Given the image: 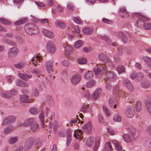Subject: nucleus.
<instances>
[{"label": "nucleus", "mask_w": 151, "mask_h": 151, "mask_svg": "<svg viewBox=\"0 0 151 151\" xmlns=\"http://www.w3.org/2000/svg\"><path fill=\"white\" fill-rule=\"evenodd\" d=\"M22 124L24 126L30 127V130L35 132L39 129V126L35 118H32L25 120Z\"/></svg>", "instance_id": "obj_1"}, {"label": "nucleus", "mask_w": 151, "mask_h": 151, "mask_svg": "<svg viewBox=\"0 0 151 151\" xmlns=\"http://www.w3.org/2000/svg\"><path fill=\"white\" fill-rule=\"evenodd\" d=\"M24 29L26 32L29 35L37 34L39 32V29L34 23H28L26 24Z\"/></svg>", "instance_id": "obj_2"}, {"label": "nucleus", "mask_w": 151, "mask_h": 151, "mask_svg": "<svg viewBox=\"0 0 151 151\" xmlns=\"http://www.w3.org/2000/svg\"><path fill=\"white\" fill-rule=\"evenodd\" d=\"M34 139L32 137H30L25 142L24 148V150L27 151L29 150L32 146L34 142Z\"/></svg>", "instance_id": "obj_3"}, {"label": "nucleus", "mask_w": 151, "mask_h": 151, "mask_svg": "<svg viewBox=\"0 0 151 151\" xmlns=\"http://www.w3.org/2000/svg\"><path fill=\"white\" fill-rule=\"evenodd\" d=\"M18 49L17 47H14L10 48L8 50V55L9 58L14 57L18 54Z\"/></svg>", "instance_id": "obj_4"}, {"label": "nucleus", "mask_w": 151, "mask_h": 151, "mask_svg": "<svg viewBox=\"0 0 151 151\" xmlns=\"http://www.w3.org/2000/svg\"><path fill=\"white\" fill-rule=\"evenodd\" d=\"M46 48L47 51L51 53H54L55 52V47L53 42L51 41L47 43Z\"/></svg>", "instance_id": "obj_5"}, {"label": "nucleus", "mask_w": 151, "mask_h": 151, "mask_svg": "<svg viewBox=\"0 0 151 151\" xmlns=\"http://www.w3.org/2000/svg\"><path fill=\"white\" fill-rule=\"evenodd\" d=\"M123 83L124 85L127 87L129 91H134V87L129 80L127 78H124L123 81Z\"/></svg>", "instance_id": "obj_6"}, {"label": "nucleus", "mask_w": 151, "mask_h": 151, "mask_svg": "<svg viewBox=\"0 0 151 151\" xmlns=\"http://www.w3.org/2000/svg\"><path fill=\"white\" fill-rule=\"evenodd\" d=\"M135 114V111L133 107L131 106L127 108L126 111V114L128 117H132Z\"/></svg>", "instance_id": "obj_7"}, {"label": "nucleus", "mask_w": 151, "mask_h": 151, "mask_svg": "<svg viewBox=\"0 0 151 151\" xmlns=\"http://www.w3.org/2000/svg\"><path fill=\"white\" fill-rule=\"evenodd\" d=\"M102 92V89L101 88H97L92 95V98L95 100L99 99Z\"/></svg>", "instance_id": "obj_8"}, {"label": "nucleus", "mask_w": 151, "mask_h": 151, "mask_svg": "<svg viewBox=\"0 0 151 151\" xmlns=\"http://www.w3.org/2000/svg\"><path fill=\"white\" fill-rule=\"evenodd\" d=\"M53 62L52 61H49L46 62L45 64L46 69L48 73L52 75L53 74L52 73H54L52 69L53 67Z\"/></svg>", "instance_id": "obj_9"}, {"label": "nucleus", "mask_w": 151, "mask_h": 151, "mask_svg": "<svg viewBox=\"0 0 151 151\" xmlns=\"http://www.w3.org/2000/svg\"><path fill=\"white\" fill-rule=\"evenodd\" d=\"M106 76L108 79L110 81H113L117 78V76L113 71H109L106 72Z\"/></svg>", "instance_id": "obj_10"}, {"label": "nucleus", "mask_w": 151, "mask_h": 151, "mask_svg": "<svg viewBox=\"0 0 151 151\" xmlns=\"http://www.w3.org/2000/svg\"><path fill=\"white\" fill-rule=\"evenodd\" d=\"M15 118L13 116H9L5 118L3 121V124L4 125L12 124L14 122Z\"/></svg>", "instance_id": "obj_11"}, {"label": "nucleus", "mask_w": 151, "mask_h": 151, "mask_svg": "<svg viewBox=\"0 0 151 151\" xmlns=\"http://www.w3.org/2000/svg\"><path fill=\"white\" fill-rule=\"evenodd\" d=\"M81 78V75L78 74L73 75L71 77V82L73 84L76 85L80 82Z\"/></svg>", "instance_id": "obj_12"}, {"label": "nucleus", "mask_w": 151, "mask_h": 151, "mask_svg": "<svg viewBox=\"0 0 151 151\" xmlns=\"http://www.w3.org/2000/svg\"><path fill=\"white\" fill-rule=\"evenodd\" d=\"M117 37L118 38L121 39L124 43L126 42L128 40L126 35L122 32L120 31L118 32L117 33Z\"/></svg>", "instance_id": "obj_13"}, {"label": "nucleus", "mask_w": 151, "mask_h": 151, "mask_svg": "<svg viewBox=\"0 0 151 151\" xmlns=\"http://www.w3.org/2000/svg\"><path fill=\"white\" fill-rule=\"evenodd\" d=\"M42 59L40 56L35 55L32 59V63L34 66H37L38 65H40L39 63Z\"/></svg>", "instance_id": "obj_14"}, {"label": "nucleus", "mask_w": 151, "mask_h": 151, "mask_svg": "<svg viewBox=\"0 0 151 151\" xmlns=\"http://www.w3.org/2000/svg\"><path fill=\"white\" fill-rule=\"evenodd\" d=\"M17 94V91L14 90H12L11 91H8L6 93H3L2 94L3 97L6 98H9L11 95H14Z\"/></svg>", "instance_id": "obj_15"}, {"label": "nucleus", "mask_w": 151, "mask_h": 151, "mask_svg": "<svg viewBox=\"0 0 151 151\" xmlns=\"http://www.w3.org/2000/svg\"><path fill=\"white\" fill-rule=\"evenodd\" d=\"M82 129L84 131L86 132V133H90L92 129L91 122H88V123L83 127Z\"/></svg>", "instance_id": "obj_16"}, {"label": "nucleus", "mask_w": 151, "mask_h": 151, "mask_svg": "<svg viewBox=\"0 0 151 151\" xmlns=\"http://www.w3.org/2000/svg\"><path fill=\"white\" fill-rule=\"evenodd\" d=\"M119 14L123 17L127 18L129 16V14L126 9L124 8L120 9Z\"/></svg>", "instance_id": "obj_17"}, {"label": "nucleus", "mask_w": 151, "mask_h": 151, "mask_svg": "<svg viewBox=\"0 0 151 151\" xmlns=\"http://www.w3.org/2000/svg\"><path fill=\"white\" fill-rule=\"evenodd\" d=\"M15 83L17 86H19L27 87L29 86V84L26 82H24L23 81L20 80H16Z\"/></svg>", "instance_id": "obj_18"}, {"label": "nucleus", "mask_w": 151, "mask_h": 151, "mask_svg": "<svg viewBox=\"0 0 151 151\" xmlns=\"http://www.w3.org/2000/svg\"><path fill=\"white\" fill-rule=\"evenodd\" d=\"M27 18L23 17L15 22H14V24L15 25H20L26 23L27 22Z\"/></svg>", "instance_id": "obj_19"}, {"label": "nucleus", "mask_w": 151, "mask_h": 151, "mask_svg": "<svg viewBox=\"0 0 151 151\" xmlns=\"http://www.w3.org/2000/svg\"><path fill=\"white\" fill-rule=\"evenodd\" d=\"M42 32L45 36L50 38H52L54 37L53 34L48 30L46 29H43Z\"/></svg>", "instance_id": "obj_20"}, {"label": "nucleus", "mask_w": 151, "mask_h": 151, "mask_svg": "<svg viewBox=\"0 0 151 151\" xmlns=\"http://www.w3.org/2000/svg\"><path fill=\"white\" fill-rule=\"evenodd\" d=\"M82 132L81 130H78V132L76 131V130H75L74 131V137L79 141L81 140L82 137L81 136Z\"/></svg>", "instance_id": "obj_21"}, {"label": "nucleus", "mask_w": 151, "mask_h": 151, "mask_svg": "<svg viewBox=\"0 0 151 151\" xmlns=\"http://www.w3.org/2000/svg\"><path fill=\"white\" fill-rule=\"evenodd\" d=\"M113 150L111 143L108 142L105 143L102 151H112Z\"/></svg>", "instance_id": "obj_22"}, {"label": "nucleus", "mask_w": 151, "mask_h": 151, "mask_svg": "<svg viewBox=\"0 0 151 151\" xmlns=\"http://www.w3.org/2000/svg\"><path fill=\"white\" fill-rule=\"evenodd\" d=\"M93 29L92 28L88 27L83 28L82 30L83 33L88 35H91L93 32Z\"/></svg>", "instance_id": "obj_23"}, {"label": "nucleus", "mask_w": 151, "mask_h": 151, "mask_svg": "<svg viewBox=\"0 0 151 151\" xmlns=\"http://www.w3.org/2000/svg\"><path fill=\"white\" fill-rule=\"evenodd\" d=\"M134 16H137L138 17L139 19H140L142 21L144 22H145L149 20V19L147 17H145L142 15H141L139 13H135L133 14Z\"/></svg>", "instance_id": "obj_24"}, {"label": "nucleus", "mask_w": 151, "mask_h": 151, "mask_svg": "<svg viewBox=\"0 0 151 151\" xmlns=\"http://www.w3.org/2000/svg\"><path fill=\"white\" fill-rule=\"evenodd\" d=\"M100 139L99 137H96V141L93 148V150L96 151L98 150L100 145Z\"/></svg>", "instance_id": "obj_25"}, {"label": "nucleus", "mask_w": 151, "mask_h": 151, "mask_svg": "<svg viewBox=\"0 0 151 151\" xmlns=\"http://www.w3.org/2000/svg\"><path fill=\"white\" fill-rule=\"evenodd\" d=\"M28 96L27 95L25 94L20 95V101L21 102H29V101L28 99Z\"/></svg>", "instance_id": "obj_26"}, {"label": "nucleus", "mask_w": 151, "mask_h": 151, "mask_svg": "<svg viewBox=\"0 0 151 151\" xmlns=\"http://www.w3.org/2000/svg\"><path fill=\"white\" fill-rule=\"evenodd\" d=\"M44 112L41 111L39 115L40 119V121L41 124L42 125V127L43 128H45V125L46 127H47V125L44 122Z\"/></svg>", "instance_id": "obj_27"}, {"label": "nucleus", "mask_w": 151, "mask_h": 151, "mask_svg": "<svg viewBox=\"0 0 151 151\" xmlns=\"http://www.w3.org/2000/svg\"><path fill=\"white\" fill-rule=\"evenodd\" d=\"M14 129L12 125H9L6 127L4 130V133L5 134H7L11 132Z\"/></svg>", "instance_id": "obj_28"}, {"label": "nucleus", "mask_w": 151, "mask_h": 151, "mask_svg": "<svg viewBox=\"0 0 151 151\" xmlns=\"http://www.w3.org/2000/svg\"><path fill=\"white\" fill-rule=\"evenodd\" d=\"M55 24L57 26H59L62 28H64L66 27V25L64 22H60L59 20H56L55 22Z\"/></svg>", "instance_id": "obj_29"}, {"label": "nucleus", "mask_w": 151, "mask_h": 151, "mask_svg": "<svg viewBox=\"0 0 151 151\" xmlns=\"http://www.w3.org/2000/svg\"><path fill=\"white\" fill-rule=\"evenodd\" d=\"M96 83L95 81L93 79H91L89 81L86 85V87L91 88L95 85Z\"/></svg>", "instance_id": "obj_30"}, {"label": "nucleus", "mask_w": 151, "mask_h": 151, "mask_svg": "<svg viewBox=\"0 0 151 151\" xmlns=\"http://www.w3.org/2000/svg\"><path fill=\"white\" fill-rule=\"evenodd\" d=\"M93 76V72L91 71H88L84 75V77L85 79L88 80L92 78Z\"/></svg>", "instance_id": "obj_31"}, {"label": "nucleus", "mask_w": 151, "mask_h": 151, "mask_svg": "<svg viewBox=\"0 0 151 151\" xmlns=\"http://www.w3.org/2000/svg\"><path fill=\"white\" fill-rule=\"evenodd\" d=\"M0 22L5 25H10L12 23L11 21L3 18L0 19Z\"/></svg>", "instance_id": "obj_32"}, {"label": "nucleus", "mask_w": 151, "mask_h": 151, "mask_svg": "<svg viewBox=\"0 0 151 151\" xmlns=\"http://www.w3.org/2000/svg\"><path fill=\"white\" fill-rule=\"evenodd\" d=\"M94 142V139L93 137H89L88 138L86 141V143L87 145L90 147L91 146Z\"/></svg>", "instance_id": "obj_33"}, {"label": "nucleus", "mask_w": 151, "mask_h": 151, "mask_svg": "<svg viewBox=\"0 0 151 151\" xmlns=\"http://www.w3.org/2000/svg\"><path fill=\"white\" fill-rule=\"evenodd\" d=\"M18 140L17 137H11L9 139L8 143L10 144H13L15 143Z\"/></svg>", "instance_id": "obj_34"}, {"label": "nucleus", "mask_w": 151, "mask_h": 151, "mask_svg": "<svg viewBox=\"0 0 151 151\" xmlns=\"http://www.w3.org/2000/svg\"><path fill=\"white\" fill-rule=\"evenodd\" d=\"M109 102L110 106L112 108H116V104L113 99L110 98L109 100Z\"/></svg>", "instance_id": "obj_35"}, {"label": "nucleus", "mask_w": 151, "mask_h": 151, "mask_svg": "<svg viewBox=\"0 0 151 151\" xmlns=\"http://www.w3.org/2000/svg\"><path fill=\"white\" fill-rule=\"evenodd\" d=\"M122 136L124 140L127 142H130L132 140V138L129 134H125Z\"/></svg>", "instance_id": "obj_36"}, {"label": "nucleus", "mask_w": 151, "mask_h": 151, "mask_svg": "<svg viewBox=\"0 0 151 151\" xmlns=\"http://www.w3.org/2000/svg\"><path fill=\"white\" fill-rule=\"evenodd\" d=\"M39 111V109L35 107L29 109V111L30 113L34 115L36 114Z\"/></svg>", "instance_id": "obj_37"}, {"label": "nucleus", "mask_w": 151, "mask_h": 151, "mask_svg": "<svg viewBox=\"0 0 151 151\" xmlns=\"http://www.w3.org/2000/svg\"><path fill=\"white\" fill-rule=\"evenodd\" d=\"M99 58L101 61L106 62L107 61V58L106 55L104 54H100L99 55Z\"/></svg>", "instance_id": "obj_38"}, {"label": "nucleus", "mask_w": 151, "mask_h": 151, "mask_svg": "<svg viewBox=\"0 0 151 151\" xmlns=\"http://www.w3.org/2000/svg\"><path fill=\"white\" fill-rule=\"evenodd\" d=\"M25 65L24 62H21L17 64H14V65L17 68L20 69L25 67Z\"/></svg>", "instance_id": "obj_39"}, {"label": "nucleus", "mask_w": 151, "mask_h": 151, "mask_svg": "<svg viewBox=\"0 0 151 151\" xmlns=\"http://www.w3.org/2000/svg\"><path fill=\"white\" fill-rule=\"evenodd\" d=\"M145 103L149 113H151V102L148 100H145Z\"/></svg>", "instance_id": "obj_40"}, {"label": "nucleus", "mask_w": 151, "mask_h": 151, "mask_svg": "<svg viewBox=\"0 0 151 151\" xmlns=\"http://www.w3.org/2000/svg\"><path fill=\"white\" fill-rule=\"evenodd\" d=\"M72 20L75 23L78 24H82L83 22L81 19L78 17H73Z\"/></svg>", "instance_id": "obj_41"}, {"label": "nucleus", "mask_w": 151, "mask_h": 151, "mask_svg": "<svg viewBox=\"0 0 151 151\" xmlns=\"http://www.w3.org/2000/svg\"><path fill=\"white\" fill-rule=\"evenodd\" d=\"M116 70L119 74L123 73H125V69L123 66H121L117 67Z\"/></svg>", "instance_id": "obj_42"}, {"label": "nucleus", "mask_w": 151, "mask_h": 151, "mask_svg": "<svg viewBox=\"0 0 151 151\" xmlns=\"http://www.w3.org/2000/svg\"><path fill=\"white\" fill-rule=\"evenodd\" d=\"M15 78V77L12 76H7L5 77V79L7 81L10 83H12V81L14 80Z\"/></svg>", "instance_id": "obj_43"}, {"label": "nucleus", "mask_w": 151, "mask_h": 151, "mask_svg": "<svg viewBox=\"0 0 151 151\" xmlns=\"http://www.w3.org/2000/svg\"><path fill=\"white\" fill-rule=\"evenodd\" d=\"M145 23L142 21L140 19H139L136 22L135 26L137 27H140L142 26H144V24Z\"/></svg>", "instance_id": "obj_44"}, {"label": "nucleus", "mask_w": 151, "mask_h": 151, "mask_svg": "<svg viewBox=\"0 0 151 151\" xmlns=\"http://www.w3.org/2000/svg\"><path fill=\"white\" fill-rule=\"evenodd\" d=\"M47 101L51 105L53 104L54 101L50 96H47L46 97Z\"/></svg>", "instance_id": "obj_45"}, {"label": "nucleus", "mask_w": 151, "mask_h": 151, "mask_svg": "<svg viewBox=\"0 0 151 151\" xmlns=\"http://www.w3.org/2000/svg\"><path fill=\"white\" fill-rule=\"evenodd\" d=\"M130 133L133 137L135 138L137 137L139 135L138 133L134 129L130 130Z\"/></svg>", "instance_id": "obj_46"}, {"label": "nucleus", "mask_w": 151, "mask_h": 151, "mask_svg": "<svg viewBox=\"0 0 151 151\" xmlns=\"http://www.w3.org/2000/svg\"><path fill=\"white\" fill-rule=\"evenodd\" d=\"M136 109L137 111L139 112L142 109V103L141 101L137 102L136 104Z\"/></svg>", "instance_id": "obj_47"}, {"label": "nucleus", "mask_w": 151, "mask_h": 151, "mask_svg": "<svg viewBox=\"0 0 151 151\" xmlns=\"http://www.w3.org/2000/svg\"><path fill=\"white\" fill-rule=\"evenodd\" d=\"M83 45V42L81 40H78L76 42L74 46L76 48L81 47Z\"/></svg>", "instance_id": "obj_48"}, {"label": "nucleus", "mask_w": 151, "mask_h": 151, "mask_svg": "<svg viewBox=\"0 0 151 151\" xmlns=\"http://www.w3.org/2000/svg\"><path fill=\"white\" fill-rule=\"evenodd\" d=\"M113 120L116 122H120L121 121L122 118L119 114H116L114 116Z\"/></svg>", "instance_id": "obj_49"}, {"label": "nucleus", "mask_w": 151, "mask_h": 151, "mask_svg": "<svg viewBox=\"0 0 151 151\" xmlns=\"http://www.w3.org/2000/svg\"><path fill=\"white\" fill-rule=\"evenodd\" d=\"M120 91V90L119 86L116 85L114 87L113 91L114 93L117 94L119 95V93Z\"/></svg>", "instance_id": "obj_50"}, {"label": "nucleus", "mask_w": 151, "mask_h": 151, "mask_svg": "<svg viewBox=\"0 0 151 151\" xmlns=\"http://www.w3.org/2000/svg\"><path fill=\"white\" fill-rule=\"evenodd\" d=\"M83 96L84 98L88 100L90 98V94L89 91H85L83 93Z\"/></svg>", "instance_id": "obj_51"}, {"label": "nucleus", "mask_w": 151, "mask_h": 151, "mask_svg": "<svg viewBox=\"0 0 151 151\" xmlns=\"http://www.w3.org/2000/svg\"><path fill=\"white\" fill-rule=\"evenodd\" d=\"M143 27L146 30H150L151 29V24L149 23H145Z\"/></svg>", "instance_id": "obj_52"}, {"label": "nucleus", "mask_w": 151, "mask_h": 151, "mask_svg": "<svg viewBox=\"0 0 151 151\" xmlns=\"http://www.w3.org/2000/svg\"><path fill=\"white\" fill-rule=\"evenodd\" d=\"M32 95L35 96H37L39 95V92L38 90L36 88H33L32 89Z\"/></svg>", "instance_id": "obj_53"}, {"label": "nucleus", "mask_w": 151, "mask_h": 151, "mask_svg": "<svg viewBox=\"0 0 151 151\" xmlns=\"http://www.w3.org/2000/svg\"><path fill=\"white\" fill-rule=\"evenodd\" d=\"M93 71L96 75H99L101 72L100 68L98 67H96L94 68Z\"/></svg>", "instance_id": "obj_54"}, {"label": "nucleus", "mask_w": 151, "mask_h": 151, "mask_svg": "<svg viewBox=\"0 0 151 151\" xmlns=\"http://www.w3.org/2000/svg\"><path fill=\"white\" fill-rule=\"evenodd\" d=\"M103 108L104 112L106 115L108 116H109L110 115V112L109 109L105 106H103Z\"/></svg>", "instance_id": "obj_55"}, {"label": "nucleus", "mask_w": 151, "mask_h": 151, "mask_svg": "<svg viewBox=\"0 0 151 151\" xmlns=\"http://www.w3.org/2000/svg\"><path fill=\"white\" fill-rule=\"evenodd\" d=\"M145 61L146 62L147 65L150 67L151 68V58L148 57H147Z\"/></svg>", "instance_id": "obj_56"}, {"label": "nucleus", "mask_w": 151, "mask_h": 151, "mask_svg": "<svg viewBox=\"0 0 151 151\" xmlns=\"http://www.w3.org/2000/svg\"><path fill=\"white\" fill-rule=\"evenodd\" d=\"M144 75L143 73H137L136 78L138 80H140L143 77Z\"/></svg>", "instance_id": "obj_57"}, {"label": "nucleus", "mask_w": 151, "mask_h": 151, "mask_svg": "<svg viewBox=\"0 0 151 151\" xmlns=\"http://www.w3.org/2000/svg\"><path fill=\"white\" fill-rule=\"evenodd\" d=\"M18 75L19 77L23 80L27 81L26 74H24L20 73H18Z\"/></svg>", "instance_id": "obj_58"}, {"label": "nucleus", "mask_w": 151, "mask_h": 151, "mask_svg": "<svg viewBox=\"0 0 151 151\" xmlns=\"http://www.w3.org/2000/svg\"><path fill=\"white\" fill-rule=\"evenodd\" d=\"M149 83L147 82H142L141 84L142 87L144 88H146L149 87Z\"/></svg>", "instance_id": "obj_59"}, {"label": "nucleus", "mask_w": 151, "mask_h": 151, "mask_svg": "<svg viewBox=\"0 0 151 151\" xmlns=\"http://www.w3.org/2000/svg\"><path fill=\"white\" fill-rule=\"evenodd\" d=\"M128 99H127V101L128 102L131 103L132 102H133L134 98V95H128Z\"/></svg>", "instance_id": "obj_60"}, {"label": "nucleus", "mask_w": 151, "mask_h": 151, "mask_svg": "<svg viewBox=\"0 0 151 151\" xmlns=\"http://www.w3.org/2000/svg\"><path fill=\"white\" fill-rule=\"evenodd\" d=\"M67 8L69 11H72L74 8L73 5L71 4L68 3L67 5Z\"/></svg>", "instance_id": "obj_61"}, {"label": "nucleus", "mask_w": 151, "mask_h": 151, "mask_svg": "<svg viewBox=\"0 0 151 151\" xmlns=\"http://www.w3.org/2000/svg\"><path fill=\"white\" fill-rule=\"evenodd\" d=\"M62 65L66 67H68L69 65V63L67 60H64L62 62Z\"/></svg>", "instance_id": "obj_62"}, {"label": "nucleus", "mask_w": 151, "mask_h": 151, "mask_svg": "<svg viewBox=\"0 0 151 151\" xmlns=\"http://www.w3.org/2000/svg\"><path fill=\"white\" fill-rule=\"evenodd\" d=\"M78 62L80 64H84L86 63V61L84 59L81 58L78 60Z\"/></svg>", "instance_id": "obj_63"}, {"label": "nucleus", "mask_w": 151, "mask_h": 151, "mask_svg": "<svg viewBox=\"0 0 151 151\" xmlns=\"http://www.w3.org/2000/svg\"><path fill=\"white\" fill-rule=\"evenodd\" d=\"M145 146L147 148L151 147V139H149L146 141L145 144Z\"/></svg>", "instance_id": "obj_64"}]
</instances>
